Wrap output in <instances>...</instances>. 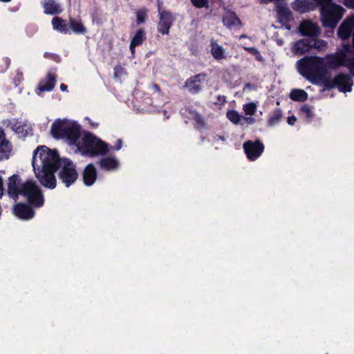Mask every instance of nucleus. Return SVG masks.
Here are the masks:
<instances>
[{
  "label": "nucleus",
  "instance_id": "nucleus-1",
  "mask_svg": "<svg viewBox=\"0 0 354 354\" xmlns=\"http://www.w3.org/2000/svg\"><path fill=\"white\" fill-rule=\"evenodd\" d=\"M32 167L39 183L46 188L54 189L56 187L55 173L58 169L59 179L69 187L78 178L76 165L69 158H61L56 150L47 147L39 146L34 151Z\"/></svg>",
  "mask_w": 354,
  "mask_h": 354
},
{
  "label": "nucleus",
  "instance_id": "nucleus-2",
  "mask_svg": "<svg viewBox=\"0 0 354 354\" xmlns=\"http://www.w3.org/2000/svg\"><path fill=\"white\" fill-rule=\"evenodd\" d=\"M297 64L299 73L307 80L313 84H324L328 74L324 58L317 56L305 57Z\"/></svg>",
  "mask_w": 354,
  "mask_h": 354
},
{
  "label": "nucleus",
  "instance_id": "nucleus-3",
  "mask_svg": "<svg viewBox=\"0 0 354 354\" xmlns=\"http://www.w3.org/2000/svg\"><path fill=\"white\" fill-rule=\"evenodd\" d=\"M77 147L82 155L90 157L105 156L109 151V145L91 132L84 133Z\"/></svg>",
  "mask_w": 354,
  "mask_h": 354
},
{
  "label": "nucleus",
  "instance_id": "nucleus-4",
  "mask_svg": "<svg viewBox=\"0 0 354 354\" xmlns=\"http://www.w3.org/2000/svg\"><path fill=\"white\" fill-rule=\"evenodd\" d=\"M351 48L349 44H344L342 48L335 53L326 55L324 58L326 67L335 69L339 66H345L354 77V54L348 56Z\"/></svg>",
  "mask_w": 354,
  "mask_h": 354
},
{
  "label": "nucleus",
  "instance_id": "nucleus-5",
  "mask_svg": "<svg viewBox=\"0 0 354 354\" xmlns=\"http://www.w3.org/2000/svg\"><path fill=\"white\" fill-rule=\"evenodd\" d=\"M20 195L24 196L28 203L35 208L41 207L44 204L42 191L32 179L27 180L21 184Z\"/></svg>",
  "mask_w": 354,
  "mask_h": 354
},
{
  "label": "nucleus",
  "instance_id": "nucleus-6",
  "mask_svg": "<svg viewBox=\"0 0 354 354\" xmlns=\"http://www.w3.org/2000/svg\"><path fill=\"white\" fill-rule=\"evenodd\" d=\"M353 85V82L349 75L339 73L332 80L327 76L323 84V91H330L334 88H337L339 92L347 93L352 91Z\"/></svg>",
  "mask_w": 354,
  "mask_h": 354
},
{
  "label": "nucleus",
  "instance_id": "nucleus-7",
  "mask_svg": "<svg viewBox=\"0 0 354 354\" xmlns=\"http://www.w3.org/2000/svg\"><path fill=\"white\" fill-rule=\"evenodd\" d=\"M327 47V42L321 39L305 38L297 41L295 44V49L297 53L304 54L312 48L319 50H324Z\"/></svg>",
  "mask_w": 354,
  "mask_h": 354
},
{
  "label": "nucleus",
  "instance_id": "nucleus-8",
  "mask_svg": "<svg viewBox=\"0 0 354 354\" xmlns=\"http://www.w3.org/2000/svg\"><path fill=\"white\" fill-rule=\"evenodd\" d=\"M344 10L339 6L330 3L322 8L324 22H338L343 16Z\"/></svg>",
  "mask_w": 354,
  "mask_h": 354
},
{
  "label": "nucleus",
  "instance_id": "nucleus-9",
  "mask_svg": "<svg viewBox=\"0 0 354 354\" xmlns=\"http://www.w3.org/2000/svg\"><path fill=\"white\" fill-rule=\"evenodd\" d=\"M244 152L250 161L256 160L263 153L264 145L260 140H248L243 145Z\"/></svg>",
  "mask_w": 354,
  "mask_h": 354
},
{
  "label": "nucleus",
  "instance_id": "nucleus-10",
  "mask_svg": "<svg viewBox=\"0 0 354 354\" xmlns=\"http://www.w3.org/2000/svg\"><path fill=\"white\" fill-rule=\"evenodd\" d=\"M81 134V126L77 122H70L63 135L71 146H77Z\"/></svg>",
  "mask_w": 354,
  "mask_h": 354
},
{
  "label": "nucleus",
  "instance_id": "nucleus-11",
  "mask_svg": "<svg viewBox=\"0 0 354 354\" xmlns=\"http://www.w3.org/2000/svg\"><path fill=\"white\" fill-rule=\"evenodd\" d=\"M29 203H19L14 206V214L21 220H30L35 216V212Z\"/></svg>",
  "mask_w": 354,
  "mask_h": 354
},
{
  "label": "nucleus",
  "instance_id": "nucleus-12",
  "mask_svg": "<svg viewBox=\"0 0 354 354\" xmlns=\"http://www.w3.org/2000/svg\"><path fill=\"white\" fill-rule=\"evenodd\" d=\"M207 77L205 73H200L189 77L185 82V86L187 87L192 94H197L202 90L201 82Z\"/></svg>",
  "mask_w": 354,
  "mask_h": 354
},
{
  "label": "nucleus",
  "instance_id": "nucleus-13",
  "mask_svg": "<svg viewBox=\"0 0 354 354\" xmlns=\"http://www.w3.org/2000/svg\"><path fill=\"white\" fill-rule=\"evenodd\" d=\"M21 178L18 174H13L8 178V194L15 200L19 198L21 192Z\"/></svg>",
  "mask_w": 354,
  "mask_h": 354
},
{
  "label": "nucleus",
  "instance_id": "nucleus-14",
  "mask_svg": "<svg viewBox=\"0 0 354 354\" xmlns=\"http://www.w3.org/2000/svg\"><path fill=\"white\" fill-rule=\"evenodd\" d=\"M69 122L70 121L66 119L55 120L51 124L50 133L52 136L55 139H62Z\"/></svg>",
  "mask_w": 354,
  "mask_h": 354
},
{
  "label": "nucleus",
  "instance_id": "nucleus-15",
  "mask_svg": "<svg viewBox=\"0 0 354 354\" xmlns=\"http://www.w3.org/2000/svg\"><path fill=\"white\" fill-rule=\"evenodd\" d=\"M299 31L302 36L315 38L321 33V28L317 24H299Z\"/></svg>",
  "mask_w": 354,
  "mask_h": 354
},
{
  "label": "nucleus",
  "instance_id": "nucleus-16",
  "mask_svg": "<svg viewBox=\"0 0 354 354\" xmlns=\"http://www.w3.org/2000/svg\"><path fill=\"white\" fill-rule=\"evenodd\" d=\"M97 170L95 166L90 163L86 166L83 171L82 178L85 185L91 186L94 184L97 178Z\"/></svg>",
  "mask_w": 354,
  "mask_h": 354
},
{
  "label": "nucleus",
  "instance_id": "nucleus-17",
  "mask_svg": "<svg viewBox=\"0 0 354 354\" xmlns=\"http://www.w3.org/2000/svg\"><path fill=\"white\" fill-rule=\"evenodd\" d=\"M11 151V144L6 139V134L0 128V160L8 159Z\"/></svg>",
  "mask_w": 354,
  "mask_h": 354
},
{
  "label": "nucleus",
  "instance_id": "nucleus-18",
  "mask_svg": "<svg viewBox=\"0 0 354 354\" xmlns=\"http://www.w3.org/2000/svg\"><path fill=\"white\" fill-rule=\"evenodd\" d=\"M146 38L145 30L143 28H138L131 38L129 45V49L133 55L135 53L136 47L142 45Z\"/></svg>",
  "mask_w": 354,
  "mask_h": 354
},
{
  "label": "nucleus",
  "instance_id": "nucleus-19",
  "mask_svg": "<svg viewBox=\"0 0 354 354\" xmlns=\"http://www.w3.org/2000/svg\"><path fill=\"white\" fill-rule=\"evenodd\" d=\"M55 83V75L51 73H48L46 77L39 82L37 88L41 92L51 91L54 88Z\"/></svg>",
  "mask_w": 354,
  "mask_h": 354
},
{
  "label": "nucleus",
  "instance_id": "nucleus-20",
  "mask_svg": "<svg viewBox=\"0 0 354 354\" xmlns=\"http://www.w3.org/2000/svg\"><path fill=\"white\" fill-rule=\"evenodd\" d=\"M98 164L102 169L106 171L115 170L118 169L119 167L118 160L112 156L106 157L100 159Z\"/></svg>",
  "mask_w": 354,
  "mask_h": 354
},
{
  "label": "nucleus",
  "instance_id": "nucleus-21",
  "mask_svg": "<svg viewBox=\"0 0 354 354\" xmlns=\"http://www.w3.org/2000/svg\"><path fill=\"white\" fill-rule=\"evenodd\" d=\"M210 47L211 54L216 60L218 61L226 57L225 49L213 39H211Z\"/></svg>",
  "mask_w": 354,
  "mask_h": 354
},
{
  "label": "nucleus",
  "instance_id": "nucleus-22",
  "mask_svg": "<svg viewBox=\"0 0 354 354\" xmlns=\"http://www.w3.org/2000/svg\"><path fill=\"white\" fill-rule=\"evenodd\" d=\"M292 8L294 10L304 13L314 8L313 3L310 0H296L293 2Z\"/></svg>",
  "mask_w": 354,
  "mask_h": 354
},
{
  "label": "nucleus",
  "instance_id": "nucleus-23",
  "mask_svg": "<svg viewBox=\"0 0 354 354\" xmlns=\"http://www.w3.org/2000/svg\"><path fill=\"white\" fill-rule=\"evenodd\" d=\"M354 24H341L337 30V35L343 40L350 38L354 32Z\"/></svg>",
  "mask_w": 354,
  "mask_h": 354
},
{
  "label": "nucleus",
  "instance_id": "nucleus-24",
  "mask_svg": "<svg viewBox=\"0 0 354 354\" xmlns=\"http://www.w3.org/2000/svg\"><path fill=\"white\" fill-rule=\"evenodd\" d=\"M278 19L279 21H290L292 19V12L284 4H279L276 7Z\"/></svg>",
  "mask_w": 354,
  "mask_h": 354
},
{
  "label": "nucleus",
  "instance_id": "nucleus-25",
  "mask_svg": "<svg viewBox=\"0 0 354 354\" xmlns=\"http://www.w3.org/2000/svg\"><path fill=\"white\" fill-rule=\"evenodd\" d=\"M44 8L46 14L55 15L61 12L59 5L55 0H44Z\"/></svg>",
  "mask_w": 354,
  "mask_h": 354
},
{
  "label": "nucleus",
  "instance_id": "nucleus-26",
  "mask_svg": "<svg viewBox=\"0 0 354 354\" xmlns=\"http://www.w3.org/2000/svg\"><path fill=\"white\" fill-rule=\"evenodd\" d=\"M308 93L302 89H292L289 95L290 98L295 102H305L308 99Z\"/></svg>",
  "mask_w": 354,
  "mask_h": 354
},
{
  "label": "nucleus",
  "instance_id": "nucleus-27",
  "mask_svg": "<svg viewBox=\"0 0 354 354\" xmlns=\"http://www.w3.org/2000/svg\"><path fill=\"white\" fill-rule=\"evenodd\" d=\"M282 118V111L280 109H275L270 115L268 120V126L273 127L278 124Z\"/></svg>",
  "mask_w": 354,
  "mask_h": 354
},
{
  "label": "nucleus",
  "instance_id": "nucleus-28",
  "mask_svg": "<svg viewBox=\"0 0 354 354\" xmlns=\"http://www.w3.org/2000/svg\"><path fill=\"white\" fill-rule=\"evenodd\" d=\"M300 113L306 118L307 122H311L314 117L313 108L308 104H304L300 108Z\"/></svg>",
  "mask_w": 354,
  "mask_h": 354
},
{
  "label": "nucleus",
  "instance_id": "nucleus-29",
  "mask_svg": "<svg viewBox=\"0 0 354 354\" xmlns=\"http://www.w3.org/2000/svg\"><path fill=\"white\" fill-rule=\"evenodd\" d=\"M226 117L230 122H232L234 124H239L242 119V115H241L235 110L227 111L226 113Z\"/></svg>",
  "mask_w": 354,
  "mask_h": 354
},
{
  "label": "nucleus",
  "instance_id": "nucleus-30",
  "mask_svg": "<svg viewBox=\"0 0 354 354\" xmlns=\"http://www.w3.org/2000/svg\"><path fill=\"white\" fill-rule=\"evenodd\" d=\"M70 24V34L73 32L75 34H85L86 28L84 27V24Z\"/></svg>",
  "mask_w": 354,
  "mask_h": 354
},
{
  "label": "nucleus",
  "instance_id": "nucleus-31",
  "mask_svg": "<svg viewBox=\"0 0 354 354\" xmlns=\"http://www.w3.org/2000/svg\"><path fill=\"white\" fill-rule=\"evenodd\" d=\"M54 30L63 33L70 34V24H52Z\"/></svg>",
  "mask_w": 354,
  "mask_h": 354
},
{
  "label": "nucleus",
  "instance_id": "nucleus-32",
  "mask_svg": "<svg viewBox=\"0 0 354 354\" xmlns=\"http://www.w3.org/2000/svg\"><path fill=\"white\" fill-rule=\"evenodd\" d=\"M244 50L247 51L248 53L254 56L255 59L259 62H262L263 60L261 53L254 47H243Z\"/></svg>",
  "mask_w": 354,
  "mask_h": 354
},
{
  "label": "nucleus",
  "instance_id": "nucleus-33",
  "mask_svg": "<svg viewBox=\"0 0 354 354\" xmlns=\"http://www.w3.org/2000/svg\"><path fill=\"white\" fill-rule=\"evenodd\" d=\"M243 111L247 115H252L257 111V105L254 102L247 103L243 106Z\"/></svg>",
  "mask_w": 354,
  "mask_h": 354
},
{
  "label": "nucleus",
  "instance_id": "nucleus-34",
  "mask_svg": "<svg viewBox=\"0 0 354 354\" xmlns=\"http://www.w3.org/2000/svg\"><path fill=\"white\" fill-rule=\"evenodd\" d=\"M10 59L8 57H3L0 59V73H4L10 65Z\"/></svg>",
  "mask_w": 354,
  "mask_h": 354
},
{
  "label": "nucleus",
  "instance_id": "nucleus-35",
  "mask_svg": "<svg viewBox=\"0 0 354 354\" xmlns=\"http://www.w3.org/2000/svg\"><path fill=\"white\" fill-rule=\"evenodd\" d=\"M194 121L195 122L196 128L197 129L204 128L205 126V120L201 114L196 115V118H194Z\"/></svg>",
  "mask_w": 354,
  "mask_h": 354
},
{
  "label": "nucleus",
  "instance_id": "nucleus-36",
  "mask_svg": "<svg viewBox=\"0 0 354 354\" xmlns=\"http://www.w3.org/2000/svg\"><path fill=\"white\" fill-rule=\"evenodd\" d=\"M44 57L46 58V59H51L57 63H59L61 62V57L59 55L55 54V53H48V52H46L44 54Z\"/></svg>",
  "mask_w": 354,
  "mask_h": 354
},
{
  "label": "nucleus",
  "instance_id": "nucleus-37",
  "mask_svg": "<svg viewBox=\"0 0 354 354\" xmlns=\"http://www.w3.org/2000/svg\"><path fill=\"white\" fill-rule=\"evenodd\" d=\"M171 24H158V30L162 35L168 34Z\"/></svg>",
  "mask_w": 354,
  "mask_h": 354
},
{
  "label": "nucleus",
  "instance_id": "nucleus-38",
  "mask_svg": "<svg viewBox=\"0 0 354 354\" xmlns=\"http://www.w3.org/2000/svg\"><path fill=\"white\" fill-rule=\"evenodd\" d=\"M192 3L198 8H203L207 5L208 0H191Z\"/></svg>",
  "mask_w": 354,
  "mask_h": 354
},
{
  "label": "nucleus",
  "instance_id": "nucleus-39",
  "mask_svg": "<svg viewBox=\"0 0 354 354\" xmlns=\"http://www.w3.org/2000/svg\"><path fill=\"white\" fill-rule=\"evenodd\" d=\"M146 10H138L136 13L137 19L139 22H142L146 20Z\"/></svg>",
  "mask_w": 354,
  "mask_h": 354
},
{
  "label": "nucleus",
  "instance_id": "nucleus-40",
  "mask_svg": "<svg viewBox=\"0 0 354 354\" xmlns=\"http://www.w3.org/2000/svg\"><path fill=\"white\" fill-rule=\"evenodd\" d=\"M186 111L188 113L190 119H192L193 120H194V118H196V115L200 114L196 111H195L189 107L186 109Z\"/></svg>",
  "mask_w": 354,
  "mask_h": 354
},
{
  "label": "nucleus",
  "instance_id": "nucleus-41",
  "mask_svg": "<svg viewBox=\"0 0 354 354\" xmlns=\"http://www.w3.org/2000/svg\"><path fill=\"white\" fill-rule=\"evenodd\" d=\"M225 99V96L219 95L217 96V101L214 104L223 106L226 102Z\"/></svg>",
  "mask_w": 354,
  "mask_h": 354
},
{
  "label": "nucleus",
  "instance_id": "nucleus-42",
  "mask_svg": "<svg viewBox=\"0 0 354 354\" xmlns=\"http://www.w3.org/2000/svg\"><path fill=\"white\" fill-rule=\"evenodd\" d=\"M248 124H253L255 122V119L252 117H244L242 116V119Z\"/></svg>",
  "mask_w": 354,
  "mask_h": 354
},
{
  "label": "nucleus",
  "instance_id": "nucleus-43",
  "mask_svg": "<svg viewBox=\"0 0 354 354\" xmlns=\"http://www.w3.org/2000/svg\"><path fill=\"white\" fill-rule=\"evenodd\" d=\"M122 145V140L121 139H118L115 145L113 146V149L116 151H118L121 149Z\"/></svg>",
  "mask_w": 354,
  "mask_h": 354
},
{
  "label": "nucleus",
  "instance_id": "nucleus-44",
  "mask_svg": "<svg viewBox=\"0 0 354 354\" xmlns=\"http://www.w3.org/2000/svg\"><path fill=\"white\" fill-rule=\"evenodd\" d=\"M316 2L320 5H322V8L324 6H328L329 4H330L331 3V1L332 0H315Z\"/></svg>",
  "mask_w": 354,
  "mask_h": 354
},
{
  "label": "nucleus",
  "instance_id": "nucleus-45",
  "mask_svg": "<svg viewBox=\"0 0 354 354\" xmlns=\"http://www.w3.org/2000/svg\"><path fill=\"white\" fill-rule=\"evenodd\" d=\"M287 122L290 125H294L297 122V118L295 115L289 116Z\"/></svg>",
  "mask_w": 354,
  "mask_h": 354
},
{
  "label": "nucleus",
  "instance_id": "nucleus-46",
  "mask_svg": "<svg viewBox=\"0 0 354 354\" xmlns=\"http://www.w3.org/2000/svg\"><path fill=\"white\" fill-rule=\"evenodd\" d=\"M3 180L2 177L0 176V198H1L3 195Z\"/></svg>",
  "mask_w": 354,
  "mask_h": 354
},
{
  "label": "nucleus",
  "instance_id": "nucleus-47",
  "mask_svg": "<svg viewBox=\"0 0 354 354\" xmlns=\"http://www.w3.org/2000/svg\"><path fill=\"white\" fill-rule=\"evenodd\" d=\"M345 5L351 8H354V0H344Z\"/></svg>",
  "mask_w": 354,
  "mask_h": 354
},
{
  "label": "nucleus",
  "instance_id": "nucleus-48",
  "mask_svg": "<svg viewBox=\"0 0 354 354\" xmlns=\"http://www.w3.org/2000/svg\"><path fill=\"white\" fill-rule=\"evenodd\" d=\"M227 14H228V15H229V16L231 17V21H230V22H235V21H236V20H237V18H236V17L234 15V13H232V12H229Z\"/></svg>",
  "mask_w": 354,
  "mask_h": 354
},
{
  "label": "nucleus",
  "instance_id": "nucleus-49",
  "mask_svg": "<svg viewBox=\"0 0 354 354\" xmlns=\"http://www.w3.org/2000/svg\"><path fill=\"white\" fill-rule=\"evenodd\" d=\"M322 25L324 26V27H328V28H335L337 24H322Z\"/></svg>",
  "mask_w": 354,
  "mask_h": 354
},
{
  "label": "nucleus",
  "instance_id": "nucleus-50",
  "mask_svg": "<svg viewBox=\"0 0 354 354\" xmlns=\"http://www.w3.org/2000/svg\"><path fill=\"white\" fill-rule=\"evenodd\" d=\"M153 88H154V90L158 93H160L161 91V89H160V87L159 85H158L157 84H153Z\"/></svg>",
  "mask_w": 354,
  "mask_h": 354
},
{
  "label": "nucleus",
  "instance_id": "nucleus-51",
  "mask_svg": "<svg viewBox=\"0 0 354 354\" xmlns=\"http://www.w3.org/2000/svg\"><path fill=\"white\" fill-rule=\"evenodd\" d=\"M164 15H165V18L167 19H169V20L172 19V16L170 14H169V13L162 14L161 17L163 18Z\"/></svg>",
  "mask_w": 354,
  "mask_h": 354
},
{
  "label": "nucleus",
  "instance_id": "nucleus-52",
  "mask_svg": "<svg viewBox=\"0 0 354 354\" xmlns=\"http://www.w3.org/2000/svg\"><path fill=\"white\" fill-rule=\"evenodd\" d=\"M68 86L65 84H61L60 89L62 91H67Z\"/></svg>",
  "mask_w": 354,
  "mask_h": 354
},
{
  "label": "nucleus",
  "instance_id": "nucleus-53",
  "mask_svg": "<svg viewBox=\"0 0 354 354\" xmlns=\"http://www.w3.org/2000/svg\"><path fill=\"white\" fill-rule=\"evenodd\" d=\"M283 26L285 27L287 30H290L291 26L290 24L286 23V24H281Z\"/></svg>",
  "mask_w": 354,
  "mask_h": 354
},
{
  "label": "nucleus",
  "instance_id": "nucleus-54",
  "mask_svg": "<svg viewBox=\"0 0 354 354\" xmlns=\"http://www.w3.org/2000/svg\"><path fill=\"white\" fill-rule=\"evenodd\" d=\"M225 25H226V26L228 28H231L233 26H234L236 24H231V23H229V24H224Z\"/></svg>",
  "mask_w": 354,
  "mask_h": 354
},
{
  "label": "nucleus",
  "instance_id": "nucleus-55",
  "mask_svg": "<svg viewBox=\"0 0 354 354\" xmlns=\"http://www.w3.org/2000/svg\"><path fill=\"white\" fill-rule=\"evenodd\" d=\"M52 22H60L59 19L58 17L53 18Z\"/></svg>",
  "mask_w": 354,
  "mask_h": 354
},
{
  "label": "nucleus",
  "instance_id": "nucleus-56",
  "mask_svg": "<svg viewBox=\"0 0 354 354\" xmlns=\"http://www.w3.org/2000/svg\"><path fill=\"white\" fill-rule=\"evenodd\" d=\"M343 22H344V23H346V22H349V21H348V19H345Z\"/></svg>",
  "mask_w": 354,
  "mask_h": 354
},
{
  "label": "nucleus",
  "instance_id": "nucleus-57",
  "mask_svg": "<svg viewBox=\"0 0 354 354\" xmlns=\"http://www.w3.org/2000/svg\"><path fill=\"white\" fill-rule=\"evenodd\" d=\"M272 26H274L275 28H279V26H274V24H272Z\"/></svg>",
  "mask_w": 354,
  "mask_h": 354
},
{
  "label": "nucleus",
  "instance_id": "nucleus-58",
  "mask_svg": "<svg viewBox=\"0 0 354 354\" xmlns=\"http://www.w3.org/2000/svg\"><path fill=\"white\" fill-rule=\"evenodd\" d=\"M246 37L245 35H241V36L240 37V38H244V37Z\"/></svg>",
  "mask_w": 354,
  "mask_h": 354
}]
</instances>
